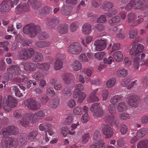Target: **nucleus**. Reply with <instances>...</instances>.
<instances>
[{
  "label": "nucleus",
  "mask_w": 148,
  "mask_h": 148,
  "mask_svg": "<svg viewBox=\"0 0 148 148\" xmlns=\"http://www.w3.org/2000/svg\"><path fill=\"white\" fill-rule=\"evenodd\" d=\"M139 99L138 95H133L129 97L127 100L128 103L132 107H136L138 106V101Z\"/></svg>",
  "instance_id": "obj_15"
},
{
  "label": "nucleus",
  "mask_w": 148,
  "mask_h": 148,
  "mask_svg": "<svg viewBox=\"0 0 148 148\" xmlns=\"http://www.w3.org/2000/svg\"><path fill=\"white\" fill-rule=\"evenodd\" d=\"M49 111L48 110L44 109L36 112L33 114L31 113L25 114L22 118L20 120V124L23 127H28L30 125V121L32 118L31 123L34 124L36 121H39L44 117L45 115L48 114Z\"/></svg>",
  "instance_id": "obj_1"
},
{
  "label": "nucleus",
  "mask_w": 148,
  "mask_h": 148,
  "mask_svg": "<svg viewBox=\"0 0 148 148\" xmlns=\"http://www.w3.org/2000/svg\"><path fill=\"white\" fill-rule=\"evenodd\" d=\"M28 139L27 137H23L18 138L17 140V143L19 145H23L27 142Z\"/></svg>",
  "instance_id": "obj_63"
},
{
  "label": "nucleus",
  "mask_w": 148,
  "mask_h": 148,
  "mask_svg": "<svg viewBox=\"0 0 148 148\" xmlns=\"http://www.w3.org/2000/svg\"><path fill=\"white\" fill-rule=\"evenodd\" d=\"M128 131V128L126 126L123 124L121 125L120 129V132L121 134L123 135L125 134Z\"/></svg>",
  "instance_id": "obj_62"
},
{
  "label": "nucleus",
  "mask_w": 148,
  "mask_h": 148,
  "mask_svg": "<svg viewBox=\"0 0 148 148\" xmlns=\"http://www.w3.org/2000/svg\"><path fill=\"white\" fill-rule=\"evenodd\" d=\"M127 108V106L125 103L123 102L119 103L117 106V110L119 112H122L125 111Z\"/></svg>",
  "instance_id": "obj_47"
},
{
  "label": "nucleus",
  "mask_w": 148,
  "mask_h": 148,
  "mask_svg": "<svg viewBox=\"0 0 148 148\" xmlns=\"http://www.w3.org/2000/svg\"><path fill=\"white\" fill-rule=\"evenodd\" d=\"M0 135L3 138L1 140L3 148H15V145L14 143L15 138L9 137L6 141L5 140L10 135L8 127L2 129L0 132Z\"/></svg>",
  "instance_id": "obj_3"
},
{
  "label": "nucleus",
  "mask_w": 148,
  "mask_h": 148,
  "mask_svg": "<svg viewBox=\"0 0 148 148\" xmlns=\"http://www.w3.org/2000/svg\"><path fill=\"white\" fill-rule=\"evenodd\" d=\"M46 93L47 95L51 97H53L56 95L54 90L51 87L47 88L46 89Z\"/></svg>",
  "instance_id": "obj_52"
},
{
  "label": "nucleus",
  "mask_w": 148,
  "mask_h": 148,
  "mask_svg": "<svg viewBox=\"0 0 148 148\" xmlns=\"http://www.w3.org/2000/svg\"><path fill=\"white\" fill-rule=\"evenodd\" d=\"M10 135L15 136L18 134L19 132L17 127L14 126H8Z\"/></svg>",
  "instance_id": "obj_29"
},
{
  "label": "nucleus",
  "mask_w": 148,
  "mask_h": 148,
  "mask_svg": "<svg viewBox=\"0 0 148 148\" xmlns=\"http://www.w3.org/2000/svg\"><path fill=\"white\" fill-rule=\"evenodd\" d=\"M127 74V71L124 69H122L118 70L117 71V75L119 77H124Z\"/></svg>",
  "instance_id": "obj_48"
},
{
  "label": "nucleus",
  "mask_w": 148,
  "mask_h": 148,
  "mask_svg": "<svg viewBox=\"0 0 148 148\" xmlns=\"http://www.w3.org/2000/svg\"><path fill=\"white\" fill-rule=\"evenodd\" d=\"M18 104L17 100L10 95H8L6 100H3V106L5 110L10 112L16 107Z\"/></svg>",
  "instance_id": "obj_5"
},
{
  "label": "nucleus",
  "mask_w": 148,
  "mask_h": 148,
  "mask_svg": "<svg viewBox=\"0 0 148 148\" xmlns=\"http://www.w3.org/2000/svg\"><path fill=\"white\" fill-rule=\"evenodd\" d=\"M115 80L114 79H112L108 80L106 83V85L108 87H111L113 86L115 84Z\"/></svg>",
  "instance_id": "obj_64"
},
{
  "label": "nucleus",
  "mask_w": 148,
  "mask_h": 148,
  "mask_svg": "<svg viewBox=\"0 0 148 148\" xmlns=\"http://www.w3.org/2000/svg\"><path fill=\"white\" fill-rule=\"evenodd\" d=\"M16 82H27L28 80V78L27 75H22L20 77H18L16 78Z\"/></svg>",
  "instance_id": "obj_59"
},
{
  "label": "nucleus",
  "mask_w": 148,
  "mask_h": 148,
  "mask_svg": "<svg viewBox=\"0 0 148 148\" xmlns=\"http://www.w3.org/2000/svg\"><path fill=\"white\" fill-rule=\"evenodd\" d=\"M34 53V51L32 49H25L20 51L19 56L21 58L26 60L30 58Z\"/></svg>",
  "instance_id": "obj_10"
},
{
  "label": "nucleus",
  "mask_w": 148,
  "mask_h": 148,
  "mask_svg": "<svg viewBox=\"0 0 148 148\" xmlns=\"http://www.w3.org/2000/svg\"><path fill=\"white\" fill-rule=\"evenodd\" d=\"M136 19V14L134 12H130L128 13L127 15V22L128 23H134Z\"/></svg>",
  "instance_id": "obj_34"
},
{
  "label": "nucleus",
  "mask_w": 148,
  "mask_h": 148,
  "mask_svg": "<svg viewBox=\"0 0 148 148\" xmlns=\"http://www.w3.org/2000/svg\"><path fill=\"white\" fill-rule=\"evenodd\" d=\"M68 30V25L66 24H62L59 25L57 29L58 32L63 34H66Z\"/></svg>",
  "instance_id": "obj_20"
},
{
  "label": "nucleus",
  "mask_w": 148,
  "mask_h": 148,
  "mask_svg": "<svg viewBox=\"0 0 148 148\" xmlns=\"http://www.w3.org/2000/svg\"><path fill=\"white\" fill-rule=\"evenodd\" d=\"M8 72L12 75H17L21 74V72L18 66L13 65L8 68Z\"/></svg>",
  "instance_id": "obj_16"
},
{
  "label": "nucleus",
  "mask_w": 148,
  "mask_h": 148,
  "mask_svg": "<svg viewBox=\"0 0 148 148\" xmlns=\"http://www.w3.org/2000/svg\"><path fill=\"white\" fill-rule=\"evenodd\" d=\"M8 0H3L0 5V12L1 13L8 12L11 7L8 2Z\"/></svg>",
  "instance_id": "obj_14"
},
{
  "label": "nucleus",
  "mask_w": 148,
  "mask_h": 148,
  "mask_svg": "<svg viewBox=\"0 0 148 148\" xmlns=\"http://www.w3.org/2000/svg\"><path fill=\"white\" fill-rule=\"evenodd\" d=\"M24 69L27 71H32L36 69V66L34 63L28 62L24 64Z\"/></svg>",
  "instance_id": "obj_25"
},
{
  "label": "nucleus",
  "mask_w": 148,
  "mask_h": 148,
  "mask_svg": "<svg viewBox=\"0 0 148 148\" xmlns=\"http://www.w3.org/2000/svg\"><path fill=\"white\" fill-rule=\"evenodd\" d=\"M98 89H96L93 90L90 94L89 99H88V102H92L93 101H97L99 100V98L96 94V92L98 91Z\"/></svg>",
  "instance_id": "obj_30"
},
{
  "label": "nucleus",
  "mask_w": 148,
  "mask_h": 148,
  "mask_svg": "<svg viewBox=\"0 0 148 148\" xmlns=\"http://www.w3.org/2000/svg\"><path fill=\"white\" fill-rule=\"evenodd\" d=\"M37 66L40 69L44 71L48 70L50 66V64L49 63H45L43 64L38 63Z\"/></svg>",
  "instance_id": "obj_45"
},
{
  "label": "nucleus",
  "mask_w": 148,
  "mask_h": 148,
  "mask_svg": "<svg viewBox=\"0 0 148 148\" xmlns=\"http://www.w3.org/2000/svg\"><path fill=\"white\" fill-rule=\"evenodd\" d=\"M25 106L30 110H36L40 108V104L32 98H29L24 102Z\"/></svg>",
  "instance_id": "obj_6"
},
{
  "label": "nucleus",
  "mask_w": 148,
  "mask_h": 148,
  "mask_svg": "<svg viewBox=\"0 0 148 148\" xmlns=\"http://www.w3.org/2000/svg\"><path fill=\"white\" fill-rule=\"evenodd\" d=\"M62 78L64 83L66 84H69L72 81L71 75L69 73H64L62 75Z\"/></svg>",
  "instance_id": "obj_27"
},
{
  "label": "nucleus",
  "mask_w": 148,
  "mask_h": 148,
  "mask_svg": "<svg viewBox=\"0 0 148 148\" xmlns=\"http://www.w3.org/2000/svg\"><path fill=\"white\" fill-rule=\"evenodd\" d=\"M9 44V42L8 41L0 42V48H3L5 51H8L9 49L7 46Z\"/></svg>",
  "instance_id": "obj_54"
},
{
  "label": "nucleus",
  "mask_w": 148,
  "mask_h": 148,
  "mask_svg": "<svg viewBox=\"0 0 148 148\" xmlns=\"http://www.w3.org/2000/svg\"><path fill=\"white\" fill-rule=\"evenodd\" d=\"M72 94L71 89L69 87H65L62 90V94L65 98H68L70 97L71 95Z\"/></svg>",
  "instance_id": "obj_32"
},
{
  "label": "nucleus",
  "mask_w": 148,
  "mask_h": 148,
  "mask_svg": "<svg viewBox=\"0 0 148 148\" xmlns=\"http://www.w3.org/2000/svg\"><path fill=\"white\" fill-rule=\"evenodd\" d=\"M138 19L134 23L133 26H136L139 24L141 23L144 21V16L142 15H140L138 16Z\"/></svg>",
  "instance_id": "obj_58"
},
{
  "label": "nucleus",
  "mask_w": 148,
  "mask_h": 148,
  "mask_svg": "<svg viewBox=\"0 0 148 148\" xmlns=\"http://www.w3.org/2000/svg\"><path fill=\"white\" fill-rule=\"evenodd\" d=\"M52 41H43L36 42L35 45L38 47L42 48L46 47H48L52 44Z\"/></svg>",
  "instance_id": "obj_26"
},
{
  "label": "nucleus",
  "mask_w": 148,
  "mask_h": 148,
  "mask_svg": "<svg viewBox=\"0 0 148 148\" xmlns=\"http://www.w3.org/2000/svg\"><path fill=\"white\" fill-rule=\"evenodd\" d=\"M27 0H23L24 1H26ZM26 5H30L32 7L35 9H37L40 6V2L38 0H27Z\"/></svg>",
  "instance_id": "obj_19"
},
{
  "label": "nucleus",
  "mask_w": 148,
  "mask_h": 148,
  "mask_svg": "<svg viewBox=\"0 0 148 148\" xmlns=\"http://www.w3.org/2000/svg\"><path fill=\"white\" fill-rule=\"evenodd\" d=\"M56 60L54 64V67L56 70H59L61 69L63 66L62 60L64 58L63 54H58L56 56Z\"/></svg>",
  "instance_id": "obj_11"
},
{
  "label": "nucleus",
  "mask_w": 148,
  "mask_h": 148,
  "mask_svg": "<svg viewBox=\"0 0 148 148\" xmlns=\"http://www.w3.org/2000/svg\"><path fill=\"white\" fill-rule=\"evenodd\" d=\"M79 92L78 97V98L77 102V103H81L86 98V95L85 93L83 92Z\"/></svg>",
  "instance_id": "obj_51"
},
{
  "label": "nucleus",
  "mask_w": 148,
  "mask_h": 148,
  "mask_svg": "<svg viewBox=\"0 0 148 148\" xmlns=\"http://www.w3.org/2000/svg\"><path fill=\"white\" fill-rule=\"evenodd\" d=\"M120 21V16L116 15L111 18L108 20V22L110 25L112 26L114 25L119 23Z\"/></svg>",
  "instance_id": "obj_31"
},
{
  "label": "nucleus",
  "mask_w": 148,
  "mask_h": 148,
  "mask_svg": "<svg viewBox=\"0 0 148 148\" xmlns=\"http://www.w3.org/2000/svg\"><path fill=\"white\" fill-rule=\"evenodd\" d=\"M148 133V128H141L137 132L136 136L138 138H141L144 136Z\"/></svg>",
  "instance_id": "obj_41"
},
{
  "label": "nucleus",
  "mask_w": 148,
  "mask_h": 148,
  "mask_svg": "<svg viewBox=\"0 0 148 148\" xmlns=\"http://www.w3.org/2000/svg\"><path fill=\"white\" fill-rule=\"evenodd\" d=\"M113 6L114 4L112 2L105 0L101 5L100 8L104 11L109 12L112 10Z\"/></svg>",
  "instance_id": "obj_17"
},
{
  "label": "nucleus",
  "mask_w": 148,
  "mask_h": 148,
  "mask_svg": "<svg viewBox=\"0 0 148 148\" xmlns=\"http://www.w3.org/2000/svg\"><path fill=\"white\" fill-rule=\"evenodd\" d=\"M105 121L111 126H114L116 129L119 128L121 125L119 120L114 119V115L106 116Z\"/></svg>",
  "instance_id": "obj_9"
},
{
  "label": "nucleus",
  "mask_w": 148,
  "mask_h": 148,
  "mask_svg": "<svg viewBox=\"0 0 148 148\" xmlns=\"http://www.w3.org/2000/svg\"><path fill=\"white\" fill-rule=\"evenodd\" d=\"M125 142V139L123 138H120L117 140V145L119 147H121L124 146Z\"/></svg>",
  "instance_id": "obj_61"
},
{
  "label": "nucleus",
  "mask_w": 148,
  "mask_h": 148,
  "mask_svg": "<svg viewBox=\"0 0 148 148\" xmlns=\"http://www.w3.org/2000/svg\"><path fill=\"white\" fill-rule=\"evenodd\" d=\"M143 5V2L140 0H136L134 3L133 7L135 10L140 9Z\"/></svg>",
  "instance_id": "obj_43"
},
{
  "label": "nucleus",
  "mask_w": 148,
  "mask_h": 148,
  "mask_svg": "<svg viewBox=\"0 0 148 148\" xmlns=\"http://www.w3.org/2000/svg\"><path fill=\"white\" fill-rule=\"evenodd\" d=\"M102 131L103 134L105 135L107 138H110L113 135V131L112 129L109 125H103Z\"/></svg>",
  "instance_id": "obj_13"
},
{
  "label": "nucleus",
  "mask_w": 148,
  "mask_h": 148,
  "mask_svg": "<svg viewBox=\"0 0 148 148\" xmlns=\"http://www.w3.org/2000/svg\"><path fill=\"white\" fill-rule=\"evenodd\" d=\"M51 127V124L48 123H44L40 124L39 126V129L41 131L46 130Z\"/></svg>",
  "instance_id": "obj_46"
},
{
  "label": "nucleus",
  "mask_w": 148,
  "mask_h": 148,
  "mask_svg": "<svg viewBox=\"0 0 148 148\" xmlns=\"http://www.w3.org/2000/svg\"><path fill=\"white\" fill-rule=\"evenodd\" d=\"M107 42L105 40H98L94 43L95 49L97 51H101L104 49L106 46Z\"/></svg>",
  "instance_id": "obj_12"
},
{
  "label": "nucleus",
  "mask_w": 148,
  "mask_h": 148,
  "mask_svg": "<svg viewBox=\"0 0 148 148\" xmlns=\"http://www.w3.org/2000/svg\"><path fill=\"white\" fill-rule=\"evenodd\" d=\"M144 48V46L142 44L137 45L134 44L132 45V48L130 50L129 54L131 57L136 56L134 58L133 62L134 66L137 69H138L140 63V58L138 56L140 55L139 53L143 51Z\"/></svg>",
  "instance_id": "obj_2"
},
{
  "label": "nucleus",
  "mask_w": 148,
  "mask_h": 148,
  "mask_svg": "<svg viewBox=\"0 0 148 148\" xmlns=\"http://www.w3.org/2000/svg\"><path fill=\"white\" fill-rule=\"evenodd\" d=\"M123 26L122 25H118L112 28H110L109 30V31L111 34H113L119 30V31H121L123 29Z\"/></svg>",
  "instance_id": "obj_49"
},
{
  "label": "nucleus",
  "mask_w": 148,
  "mask_h": 148,
  "mask_svg": "<svg viewBox=\"0 0 148 148\" xmlns=\"http://www.w3.org/2000/svg\"><path fill=\"white\" fill-rule=\"evenodd\" d=\"M72 66L75 71H77L81 69L82 64L79 61H75L72 63Z\"/></svg>",
  "instance_id": "obj_44"
},
{
  "label": "nucleus",
  "mask_w": 148,
  "mask_h": 148,
  "mask_svg": "<svg viewBox=\"0 0 148 148\" xmlns=\"http://www.w3.org/2000/svg\"><path fill=\"white\" fill-rule=\"evenodd\" d=\"M123 96L121 95H115L110 99V101L111 103L115 104L116 103L123 100Z\"/></svg>",
  "instance_id": "obj_40"
},
{
  "label": "nucleus",
  "mask_w": 148,
  "mask_h": 148,
  "mask_svg": "<svg viewBox=\"0 0 148 148\" xmlns=\"http://www.w3.org/2000/svg\"><path fill=\"white\" fill-rule=\"evenodd\" d=\"M90 110L93 112V116L94 117H101L103 114V111L102 107L99 103H93L90 108Z\"/></svg>",
  "instance_id": "obj_7"
},
{
  "label": "nucleus",
  "mask_w": 148,
  "mask_h": 148,
  "mask_svg": "<svg viewBox=\"0 0 148 148\" xmlns=\"http://www.w3.org/2000/svg\"><path fill=\"white\" fill-rule=\"evenodd\" d=\"M102 3V0H92L91 4L92 10H94L98 8Z\"/></svg>",
  "instance_id": "obj_37"
},
{
  "label": "nucleus",
  "mask_w": 148,
  "mask_h": 148,
  "mask_svg": "<svg viewBox=\"0 0 148 148\" xmlns=\"http://www.w3.org/2000/svg\"><path fill=\"white\" fill-rule=\"evenodd\" d=\"M12 90L15 92V95L16 97H20L23 96L18 86L15 85L12 87Z\"/></svg>",
  "instance_id": "obj_53"
},
{
  "label": "nucleus",
  "mask_w": 148,
  "mask_h": 148,
  "mask_svg": "<svg viewBox=\"0 0 148 148\" xmlns=\"http://www.w3.org/2000/svg\"><path fill=\"white\" fill-rule=\"evenodd\" d=\"M148 140L147 139L141 140L137 145V148H148Z\"/></svg>",
  "instance_id": "obj_39"
},
{
  "label": "nucleus",
  "mask_w": 148,
  "mask_h": 148,
  "mask_svg": "<svg viewBox=\"0 0 148 148\" xmlns=\"http://www.w3.org/2000/svg\"><path fill=\"white\" fill-rule=\"evenodd\" d=\"M32 77L37 81H38L41 79H43L44 76L42 73L40 71H39L36 72L33 74L32 75Z\"/></svg>",
  "instance_id": "obj_38"
},
{
  "label": "nucleus",
  "mask_w": 148,
  "mask_h": 148,
  "mask_svg": "<svg viewBox=\"0 0 148 148\" xmlns=\"http://www.w3.org/2000/svg\"><path fill=\"white\" fill-rule=\"evenodd\" d=\"M138 30L136 29H134L130 31L129 37L130 38H135L137 34Z\"/></svg>",
  "instance_id": "obj_60"
},
{
  "label": "nucleus",
  "mask_w": 148,
  "mask_h": 148,
  "mask_svg": "<svg viewBox=\"0 0 148 148\" xmlns=\"http://www.w3.org/2000/svg\"><path fill=\"white\" fill-rule=\"evenodd\" d=\"M40 30V26L33 24L27 25L25 26L23 29V33L27 34H29L31 38L35 37Z\"/></svg>",
  "instance_id": "obj_4"
},
{
  "label": "nucleus",
  "mask_w": 148,
  "mask_h": 148,
  "mask_svg": "<svg viewBox=\"0 0 148 148\" xmlns=\"http://www.w3.org/2000/svg\"><path fill=\"white\" fill-rule=\"evenodd\" d=\"M59 103V99L57 97H55L50 101L48 106L51 108H56L58 106Z\"/></svg>",
  "instance_id": "obj_23"
},
{
  "label": "nucleus",
  "mask_w": 148,
  "mask_h": 148,
  "mask_svg": "<svg viewBox=\"0 0 148 148\" xmlns=\"http://www.w3.org/2000/svg\"><path fill=\"white\" fill-rule=\"evenodd\" d=\"M113 58L117 62L121 61L123 58L122 52L120 51H118L115 52L113 54Z\"/></svg>",
  "instance_id": "obj_35"
},
{
  "label": "nucleus",
  "mask_w": 148,
  "mask_h": 148,
  "mask_svg": "<svg viewBox=\"0 0 148 148\" xmlns=\"http://www.w3.org/2000/svg\"><path fill=\"white\" fill-rule=\"evenodd\" d=\"M92 31L91 25L86 24L82 26V32L86 34H89Z\"/></svg>",
  "instance_id": "obj_42"
},
{
  "label": "nucleus",
  "mask_w": 148,
  "mask_h": 148,
  "mask_svg": "<svg viewBox=\"0 0 148 148\" xmlns=\"http://www.w3.org/2000/svg\"><path fill=\"white\" fill-rule=\"evenodd\" d=\"M92 139L95 143H100L101 141L102 143L104 144L103 141L101 139V134L98 131H96L94 132Z\"/></svg>",
  "instance_id": "obj_36"
},
{
  "label": "nucleus",
  "mask_w": 148,
  "mask_h": 148,
  "mask_svg": "<svg viewBox=\"0 0 148 148\" xmlns=\"http://www.w3.org/2000/svg\"><path fill=\"white\" fill-rule=\"evenodd\" d=\"M59 21V20L58 18L53 17L49 21L47 25L49 28H53L55 25L58 23Z\"/></svg>",
  "instance_id": "obj_24"
},
{
  "label": "nucleus",
  "mask_w": 148,
  "mask_h": 148,
  "mask_svg": "<svg viewBox=\"0 0 148 148\" xmlns=\"http://www.w3.org/2000/svg\"><path fill=\"white\" fill-rule=\"evenodd\" d=\"M135 0H131L129 3H128L125 7V10L129 11L131 10L132 9L134 1Z\"/></svg>",
  "instance_id": "obj_57"
},
{
  "label": "nucleus",
  "mask_w": 148,
  "mask_h": 148,
  "mask_svg": "<svg viewBox=\"0 0 148 148\" xmlns=\"http://www.w3.org/2000/svg\"><path fill=\"white\" fill-rule=\"evenodd\" d=\"M115 104L112 103L110 104L108 106V110L110 113L111 114L110 115H107L106 116H111V115H114L113 114L114 113L116 112V108L115 107Z\"/></svg>",
  "instance_id": "obj_56"
},
{
  "label": "nucleus",
  "mask_w": 148,
  "mask_h": 148,
  "mask_svg": "<svg viewBox=\"0 0 148 148\" xmlns=\"http://www.w3.org/2000/svg\"><path fill=\"white\" fill-rule=\"evenodd\" d=\"M89 148H105V145L100 141V143H95L90 145Z\"/></svg>",
  "instance_id": "obj_50"
},
{
  "label": "nucleus",
  "mask_w": 148,
  "mask_h": 148,
  "mask_svg": "<svg viewBox=\"0 0 148 148\" xmlns=\"http://www.w3.org/2000/svg\"><path fill=\"white\" fill-rule=\"evenodd\" d=\"M38 133V131L36 130L31 132L28 134L27 136L28 140L30 141H35L36 139V136Z\"/></svg>",
  "instance_id": "obj_28"
},
{
  "label": "nucleus",
  "mask_w": 148,
  "mask_h": 148,
  "mask_svg": "<svg viewBox=\"0 0 148 148\" xmlns=\"http://www.w3.org/2000/svg\"><path fill=\"white\" fill-rule=\"evenodd\" d=\"M60 11L62 14L68 16L71 13L72 10L70 6L64 5L62 7Z\"/></svg>",
  "instance_id": "obj_21"
},
{
  "label": "nucleus",
  "mask_w": 148,
  "mask_h": 148,
  "mask_svg": "<svg viewBox=\"0 0 148 148\" xmlns=\"http://www.w3.org/2000/svg\"><path fill=\"white\" fill-rule=\"evenodd\" d=\"M82 48L81 45L78 42H73L68 47V51L70 53L77 55L82 51Z\"/></svg>",
  "instance_id": "obj_8"
},
{
  "label": "nucleus",
  "mask_w": 148,
  "mask_h": 148,
  "mask_svg": "<svg viewBox=\"0 0 148 148\" xmlns=\"http://www.w3.org/2000/svg\"><path fill=\"white\" fill-rule=\"evenodd\" d=\"M84 89L82 85L79 84L76 85L75 88L74 89L73 93V97L74 99H77L78 97L79 92H81Z\"/></svg>",
  "instance_id": "obj_22"
},
{
  "label": "nucleus",
  "mask_w": 148,
  "mask_h": 148,
  "mask_svg": "<svg viewBox=\"0 0 148 148\" xmlns=\"http://www.w3.org/2000/svg\"><path fill=\"white\" fill-rule=\"evenodd\" d=\"M30 7L29 5L26 4H20L17 6L16 8V12L17 14H20L24 12L29 11Z\"/></svg>",
  "instance_id": "obj_18"
},
{
  "label": "nucleus",
  "mask_w": 148,
  "mask_h": 148,
  "mask_svg": "<svg viewBox=\"0 0 148 148\" xmlns=\"http://www.w3.org/2000/svg\"><path fill=\"white\" fill-rule=\"evenodd\" d=\"M43 59L42 55L39 52H36L32 58L33 61L35 62H41Z\"/></svg>",
  "instance_id": "obj_33"
},
{
  "label": "nucleus",
  "mask_w": 148,
  "mask_h": 148,
  "mask_svg": "<svg viewBox=\"0 0 148 148\" xmlns=\"http://www.w3.org/2000/svg\"><path fill=\"white\" fill-rule=\"evenodd\" d=\"M73 112L75 115H81L82 113V108L80 107L77 106L73 109Z\"/></svg>",
  "instance_id": "obj_55"
}]
</instances>
